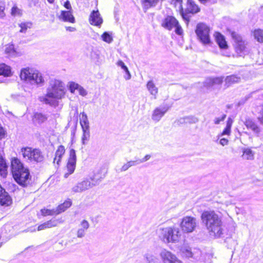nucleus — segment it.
Returning a JSON list of instances; mask_svg holds the SVG:
<instances>
[{
	"instance_id": "nucleus-1",
	"label": "nucleus",
	"mask_w": 263,
	"mask_h": 263,
	"mask_svg": "<svg viewBox=\"0 0 263 263\" xmlns=\"http://www.w3.org/2000/svg\"><path fill=\"white\" fill-rule=\"evenodd\" d=\"M64 95V84L59 80L52 79L49 81L47 93L40 97L39 100L46 104L55 107L58 105L57 100L62 99Z\"/></svg>"
},
{
	"instance_id": "nucleus-2",
	"label": "nucleus",
	"mask_w": 263,
	"mask_h": 263,
	"mask_svg": "<svg viewBox=\"0 0 263 263\" xmlns=\"http://www.w3.org/2000/svg\"><path fill=\"white\" fill-rule=\"evenodd\" d=\"M201 219L210 235L216 237H221L223 229L221 216L214 211H204L201 214Z\"/></svg>"
},
{
	"instance_id": "nucleus-3",
	"label": "nucleus",
	"mask_w": 263,
	"mask_h": 263,
	"mask_svg": "<svg viewBox=\"0 0 263 263\" xmlns=\"http://www.w3.org/2000/svg\"><path fill=\"white\" fill-rule=\"evenodd\" d=\"M11 172L14 180L20 185L27 186L30 182L31 176L29 170L25 168L17 158L11 160Z\"/></svg>"
},
{
	"instance_id": "nucleus-4",
	"label": "nucleus",
	"mask_w": 263,
	"mask_h": 263,
	"mask_svg": "<svg viewBox=\"0 0 263 263\" xmlns=\"http://www.w3.org/2000/svg\"><path fill=\"white\" fill-rule=\"evenodd\" d=\"M20 78L22 80L31 85L42 86L44 83L42 74L40 71L29 68L21 70Z\"/></svg>"
},
{
	"instance_id": "nucleus-5",
	"label": "nucleus",
	"mask_w": 263,
	"mask_h": 263,
	"mask_svg": "<svg viewBox=\"0 0 263 263\" xmlns=\"http://www.w3.org/2000/svg\"><path fill=\"white\" fill-rule=\"evenodd\" d=\"M180 236L181 233L178 228L167 227L160 229L159 237L164 242H177Z\"/></svg>"
},
{
	"instance_id": "nucleus-6",
	"label": "nucleus",
	"mask_w": 263,
	"mask_h": 263,
	"mask_svg": "<svg viewBox=\"0 0 263 263\" xmlns=\"http://www.w3.org/2000/svg\"><path fill=\"white\" fill-rule=\"evenodd\" d=\"M21 153L25 160L31 162H41L44 160V156L39 149L26 147L22 148Z\"/></svg>"
},
{
	"instance_id": "nucleus-7",
	"label": "nucleus",
	"mask_w": 263,
	"mask_h": 263,
	"mask_svg": "<svg viewBox=\"0 0 263 263\" xmlns=\"http://www.w3.org/2000/svg\"><path fill=\"white\" fill-rule=\"evenodd\" d=\"M231 36L234 40V48L237 54L240 57L246 54L248 52L246 41L243 40L240 34L234 31L231 32Z\"/></svg>"
},
{
	"instance_id": "nucleus-8",
	"label": "nucleus",
	"mask_w": 263,
	"mask_h": 263,
	"mask_svg": "<svg viewBox=\"0 0 263 263\" xmlns=\"http://www.w3.org/2000/svg\"><path fill=\"white\" fill-rule=\"evenodd\" d=\"M195 33L199 40L204 45L211 43L210 28L204 23H199L196 26Z\"/></svg>"
},
{
	"instance_id": "nucleus-9",
	"label": "nucleus",
	"mask_w": 263,
	"mask_h": 263,
	"mask_svg": "<svg viewBox=\"0 0 263 263\" xmlns=\"http://www.w3.org/2000/svg\"><path fill=\"white\" fill-rule=\"evenodd\" d=\"M200 10V8L193 0H187L186 8L184 10L182 9L181 13L183 18L189 22L192 15L199 12Z\"/></svg>"
},
{
	"instance_id": "nucleus-10",
	"label": "nucleus",
	"mask_w": 263,
	"mask_h": 263,
	"mask_svg": "<svg viewBox=\"0 0 263 263\" xmlns=\"http://www.w3.org/2000/svg\"><path fill=\"white\" fill-rule=\"evenodd\" d=\"M197 225V219L191 216L183 217L180 223V227L182 232L186 233L193 232Z\"/></svg>"
},
{
	"instance_id": "nucleus-11",
	"label": "nucleus",
	"mask_w": 263,
	"mask_h": 263,
	"mask_svg": "<svg viewBox=\"0 0 263 263\" xmlns=\"http://www.w3.org/2000/svg\"><path fill=\"white\" fill-rule=\"evenodd\" d=\"M80 124L83 130L82 142L85 145L90 137L89 123L86 114L83 112L81 114Z\"/></svg>"
},
{
	"instance_id": "nucleus-12",
	"label": "nucleus",
	"mask_w": 263,
	"mask_h": 263,
	"mask_svg": "<svg viewBox=\"0 0 263 263\" xmlns=\"http://www.w3.org/2000/svg\"><path fill=\"white\" fill-rule=\"evenodd\" d=\"M91 187H92L90 184V181L88 179H86L74 185L72 188V191L74 193H81Z\"/></svg>"
},
{
	"instance_id": "nucleus-13",
	"label": "nucleus",
	"mask_w": 263,
	"mask_h": 263,
	"mask_svg": "<svg viewBox=\"0 0 263 263\" xmlns=\"http://www.w3.org/2000/svg\"><path fill=\"white\" fill-rule=\"evenodd\" d=\"M77 157L76 151L73 149H71L69 152V157L67 164V168L70 174H72L76 168Z\"/></svg>"
},
{
	"instance_id": "nucleus-14",
	"label": "nucleus",
	"mask_w": 263,
	"mask_h": 263,
	"mask_svg": "<svg viewBox=\"0 0 263 263\" xmlns=\"http://www.w3.org/2000/svg\"><path fill=\"white\" fill-rule=\"evenodd\" d=\"M178 22L175 17L167 15L162 20L161 26L168 30H171L174 26L178 25Z\"/></svg>"
},
{
	"instance_id": "nucleus-15",
	"label": "nucleus",
	"mask_w": 263,
	"mask_h": 263,
	"mask_svg": "<svg viewBox=\"0 0 263 263\" xmlns=\"http://www.w3.org/2000/svg\"><path fill=\"white\" fill-rule=\"evenodd\" d=\"M12 203V199L9 194L0 185V204L9 206Z\"/></svg>"
},
{
	"instance_id": "nucleus-16",
	"label": "nucleus",
	"mask_w": 263,
	"mask_h": 263,
	"mask_svg": "<svg viewBox=\"0 0 263 263\" xmlns=\"http://www.w3.org/2000/svg\"><path fill=\"white\" fill-rule=\"evenodd\" d=\"M89 20L90 24L97 26H100L103 23V20L98 10H93L91 12Z\"/></svg>"
},
{
	"instance_id": "nucleus-17",
	"label": "nucleus",
	"mask_w": 263,
	"mask_h": 263,
	"mask_svg": "<svg viewBox=\"0 0 263 263\" xmlns=\"http://www.w3.org/2000/svg\"><path fill=\"white\" fill-rule=\"evenodd\" d=\"M167 110L168 107L165 106L157 107L153 111L152 119L156 122H158Z\"/></svg>"
},
{
	"instance_id": "nucleus-18",
	"label": "nucleus",
	"mask_w": 263,
	"mask_h": 263,
	"mask_svg": "<svg viewBox=\"0 0 263 263\" xmlns=\"http://www.w3.org/2000/svg\"><path fill=\"white\" fill-rule=\"evenodd\" d=\"M223 81V77L208 78L204 82V86L212 87L216 85H221Z\"/></svg>"
},
{
	"instance_id": "nucleus-19",
	"label": "nucleus",
	"mask_w": 263,
	"mask_h": 263,
	"mask_svg": "<svg viewBox=\"0 0 263 263\" xmlns=\"http://www.w3.org/2000/svg\"><path fill=\"white\" fill-rule=\"evenodd\" d=\"M160 255L164 263H173L178 260L175 255L166 250L162 251Z\"/></svg>"
},
{
	"instance_id": "nucleus-20",
	"label": "nucleus",
	"mask_w": 263,
	"mask_h": 263,
	"mask_svg": "<svg viewBox=\"0 0 263 263\" xmlns=\"http://www.w3.org/2000/svg\"><path fill=\"white\" fill-rule=\"evenodd\" d=\"M11 74L10 67L5 64H0V83L3 82L4 77H9Z\"/></svg>"
},
{
	"instance_id": "nucleus-21",
	"label": "nucleus",
	"mask_w": 263,
	"mask_h": 263,
	"mask_svg": "<svg viewBox=\"0 0 263 263\" xmlns=\"http://www.w3.org/2000/svg\"><path fill=\"white\" fill-rule=\"evenodd\" d=\"M65 149L63 145H60L55 153V157L53 160V163L57 164L58 166L60 165L61 159L65 154Z\"/></svg>"
},
{
	"instance_id": "nucleus-22",
	"label": "nucleus",
	"mask_w": 263,
	"mask_h": 263,
	"mask_svg": "<svg viewBox=\"0 0 263 263\" xmlns=\"http://www.w3.org/2000/svg\"><path fill=\"white\" fill-rule=\"evenodd\" d=\"M47 119V115L43 114L41 112H36L33 115L32 121L35 124L41 125L45 122Z\"/></svg>"
},
{
	"instance_id": "nucleus-23",
	"label": "nucleus",
	"mask_w": 263,
	"mask_h": 263,
	"mask_svg": "<svg viewBox=\"0 0 263 263\" xmlns=\"http://www.w3.org/2000/svg\"><path fill=\"white\" fill-rule=\"evenodd\" d=\"M59 19L64 22H68L73 23L75 22V19L72 15L71 11H61V14L59 16Z\"/></svg>"
},
{
	"instance_id": "nucleus-24",
	"label": "nucleus",
	"mask_w": 263,
	"mask_h": 263,
	"mask_svg": "<svg viewBox=\"0 0 263 263\" xmlns=\"http://www.w3.org/2000/svg\"><path fill=\"white\" fill-rule=\"evenodd\" d=\"M241 80V77L238 74H232L226 77L224 81L227 86H231L235 83H239Z\"/></svg>"
},
{
	"instance_id": "nucleus-25",
	"label": "nucleus",
	"mask_w": 263,
	"mask_h": 263,
	"mask_svg": "<svg viewBox=\"0 0 263 263\" xmlns=\"http://www.w3.org/2000/svg\"><path fill=\"white\" fill-rule=\"evenodd\" d=\"M81 228L78 229L77 233L78 238H82L85 236L86 230L89 227V224L87 220H83L81 222Z\"/></svg>"
},
{
	"instance_id": "nucleus-26",
	"label": "nucleus",
	"mask_w": 263,
	"mask_h": 263,
	"mask_svg": "<svg viewBox=\"0 0 263 263\" xmlns=\"http://www.w3.org/2000/svg\"><path fill=\"white\" fill-rule=\"evenodd\" d=\"M215 40L221 49H226L228 47L227 42L226 41L224 36L219 32L215 33Z\"/></svg>"
},
{
	"instance_id": "nucleus-27",
	"label": "nucleus",
	"mask_w": 263,
	"mask_h": 263,
	"mask_svg": "<svg viewBox=\"0 0 263 263\" xmlns=\"http://www.w3.org/2000/svg\"><path fill=\"white\" fill-rule=\"evenodd\" d=\"M245 124L247 128L251 129L255 133L258 134L260 132V128L257 124L250 119H247L245 122Z\"/></svg>"
},
{
	"instance_id": "nucleus-28",
	"label": "nucleus",
	"mask_w": 263,
	"mask_h": 263,
	"mask_svg": "<svg viewBox=\"0 0 263 263\" xmlns=\"http://www.w3.org/2000/svg\"><path fill=\"white\" fill-rule=\"evenodd\" d=\"M146 88L151 95L154 96V98H156V95L158 92V89L156 86L154 81L153 80H149L147 82L146 84Z\"/></svg>"
},
{
	"instance_id": "nucleus-29",
	"label": "nucleus",
	"mask_w": 263,
	"mask_h": 263,
	"mask_svg": "<svg viewBox=\"0 0 263 263\" xmlns=\"http://www.w3.org/2000/svg\"><path fill=\"white\" fill-rule=\"evenodd\" d=\"M72 202L70 199L66 200L63 203L59 205L56 209V215L66 211L68 208L71 205Z\"/></svg>"
},
{
	"instance_id": "nucleus-30",
	"label": "nucleus",
	"mask_w": 263,
	"mask_h": 263,
	"mask_svg": "<svg viewBox=\"0 0 263 263\" xmlns=\"http://www.w3.org/2000/svg\"><path fill=\"white\" fill-rule=\"evenodd\" d=\"M8 165L5 160L0 157V175L3 178H5L7 175Z\"/></svg>"
},
{
	"instance_id": "nucleus-31",
	"label": "nucleus",
	"mask_w": 263,
	"mask_h": 263,
	"mask_svg": "<svg viewBox=\"0 0 263 263\" xmlns=\"http://www.w3.org/2000/svg\"><path fill=\"white\" fill-rule=\"evenodd\" d=\"M143 8L147 9L151 7L155 6L158 2V0H142L141 1Z\"/></svg>"
},
{
	"instance_id": "nucleus-32",
	"label": "nucleus",
	"mask_w": 263,
	"mask_h": 263,
	"mask_svg": "<svg viewBox=\"0 0 263 263\" xmlns=\"http://www.w3.org/2000/svg\"><path fill=\"white\" fill-rule=\"evenodd\" d=\"M253 35L257 42L263 43V30L260 29L255 30Z\"/></svg>"
},
{
	"instance_id": "nucleus-33",
	"label": "nucleus",
	"mask_w": 263,
	"mask_h": 263,
	"mask_svg": "<svg viewBox=\"0 0 263 263\" xmlns=\"http://www.w3.org/2000/svg\"><path fill=\"white\" fill-rule=\"evenodd\" d=\"M103 178V177H98L97 174L90 176L89 180L91 181L90 184H91L92 187L99 184Z\"/></svg>"
},
{
	"instance_id": "nucleus-34",
	"label": "nucleus",
	"mask_w": 263,
	"mask_h": 263,
	"mask_svg": "<svg viewBox=\"0 0 263 263\" xmlns=\"http://www.w3.org/2000/svg\"><path fill=\"white\" fill-rule=\"evenodd\" d=\"M144 258L147 263H156L157 258L151 253H146L144 255Z\"/></svg>"
},
{
	"instance_id": "nucleus-35",
	"label": "nucleus",
	"mask_w": 263,
	"mask_h": 263,
	"mask_svg": "<svg viewBox=\"0 0 263 263\" xmlns=\"http://www.w3.org/2000/svg\"><path fill=\"white\" fill-rule=\"evenodd\" d=\"M242 157L247 160H252L254 158V154L250 149H246L243 151Z\"/></svg>"
},
{
	"instance_id": "nucleus-36",
	"label": "nucleus",
	"mask_w": 263,
	"mask_h": 263,
	"mask_svg": "<svg viewBox=\"0 0 263 263\" xmlns=\"http://www.w3.org/2000/svg\"><path fill=\"white\" fill-rule=\"evenodd\" d=\"M60 220L53 218L49 221L45 222V224L47 228H50L53 227L57 226L58 223H60Z\"/></svg>"
},
{
	"instance_id": "nucleus-37",
	"label": "nucleus",
	"mask_w": 263,
	"mask_h": 263,
	"mask_svg": "<svg viewBox=\"0 0 263 263\" xmlns=\"http://www.w3.org/2000/svg\"><path fill=\"white\" fill-rule=\"evenodd\" d=\"M5 52L9 56H15L16 54V52L14 49L13 45H8L5 49Z\"/></svg>"
},
{
	"instance_id": "nucleus-38",
	"label": "nucleus",
	"mask_w": 263,
	"mask_h": 263,
	"mask_svg": "<svg viewBox=\"0 0 263 263\" xmlns=\"http://www.w3.org/2000/svg\"><path fill=\"white\" fill-rule=\"evenodd\" d=\"M32 25V23L29 22L20 24L19 26L21 27L20 32L25 33L28 28H30L31 27Z\"/></svg>"
},
{
	"instance_id": "nucleus-39",
	"label": "nucleus",
	"mask_w": 263,
	"mask_h": 263,
	"mask_svg": "<svg viewBox=\"0 0 263 263\" xmlns=\"http://www.w3.org/2000/svg\"><path fill=\"white\" fill-rule=\"evenodd\" d=\"M41 214L43 216H47V215H56V211L55 209L49 210V209H42L41 210Z\"/></svg>"
},
{
	"instance_id": "nucleus-40",
	"label": "nucleus",
	"mask_w": 263,
	"mask_h": 263,
	"mask_svg": "<svg viewBox=\"0 0 263 263\" xmlns=\"http://www.w3.org/2000/svg\"><path fill=\"white\" fill-rule=\"evenodd\" d=\"M198 119L193 116H186V124H195L198 122Z\"/></svg>"
},
{
	"instance_id": "nucleus-41",
	"label": "nucleus",
	"mask_w": 263,
	"mask_h": 263,
	"mask_svg": "<svg viewBox=\"0 0 263 263\" xmlns=\"http://www.w3.org/2000/svg\"><path fill=\"white\" fill-rule=\"evenodd\" d=\"M102 40L108 43H110L112 41V36L107 32H105L102 35Z\"/></svg>"
},
{
	"instance_id": "nucleus-42",
	"label": "nucleus",
	"mask_w": 263,
	"mask_h": 263,
	"mask_svg": "<svg viewBox=\"0 0 263 263\" xmlns=\"http://www.w3.org/2000/svg\"><path fill=\"white\" fill-rule=\"evenodd\" d=\"M79 85L73 82H71L69 83V90L71 93H74L76 90H78L79 87Z\"/></svg>"
},
{
	"instance_id": "nucleus-43",
	"label": "nucleus",
	"mask_w": 263,
	"mask_h": 263,
	"mask_svg": "<svg viewBox=\"0 0 263 263\" xmlns=\"http://www.w3.org/2000/svg\"><path fill=\"white\" fill-rule=\"evenodd\" d=\"M11 14L13 16L21 15L22 14L21 10L16 6H13L11 9Z\"/></svg>"
},
{
	"instance_id": "nucleus-44",
	"label": "nucleus",
	"mask_w": 263,
	"mask_h": 263,
	"mask_svg": "<svg viewBox=\"0 0 263 263\" xmlns=\"http://www.w3.org/2000/svg\"><path fill=\"white\" fill-rule=\"evenodd\" d=\"M139 159L135 157V160L129 161L127 162V163H128L129 166L130 167L132 166H136L137 165L140 164V162H139Z\"/></svg>"
},
{
	"instance_id": "nucleus-45",
	"label": "nucleus",
	"mask_w": 263,
	"mask_h": 263,
	"mask_svg": "<svg viewBox=\"0 0 263 263\" xmlns=\"http://www.w3.org/2000/svg\"><path fill=\"white\" fill-rule=\"evenodd\" d=\"M227 115L226 114H223L221 117L215 118L214 122L215 124H219L221 121H223L226 118Z\"/></svg>"
},
{
	"instance_id": "nucleus-46",
	"label": "nucleus",
	"mask_w": 263,
	"mask_h": 263,
	"mask_svg": "<svg viewBox=\"0 0 263 263\" xmlns=\"http://www.w3.org/2000/svg\"><path fill=\"white\" fill-rule=\"evenodd\" d=\"M175 33L178 35H181L183 33V30L178 22V25L174 26Z\"/></svg>"
},
{
	"instance_id": "nucleus-47",
	"label": "nucleus",
	"mask_w": 263,
	"mask_h": 263,
	"mask_svg": "<svg viewBox=\"0 0 263 263\" xmlns=\"http://www.w3.org/2000/svg\"><path fill=\"white\" fill-rule=\"evenodd\" d=\"M5 10V4L4 2H0V17H3L5 14L4 13Z\"/></svg>"
},
{
	"instance_id": "nucleus-48",
	"label": "nucleus",
	"mask_w": 263,
	"mask_h": 263,
	"mask_svg": "<svg viewBox=\"0 0 263 263\" xmlns=\"http://www.w3.org/2000/svg\"><path fill=\"white\" fill-rule=\"evenodd\" d=\"M175 123H176L177 125H178L183 124H186V116L183 118H180V119L175 121Z\"/></svg>"
},
{
	"instance_id": "nucleus-49",
	"label": "nucleus",
	"mask_w": 263,
	"mask_h": 263,
	"mask_svg": "<svg viewBox=\"0 0 263 263\" xmlns=\"http://www.w3.org/2000/svg\"><path fill=\"white\" fill-rule=\"evenodd\" d=\"M117 65L118 66L121 67L123 70H127V67L125 65V64L122 61L119 60L117 62Z\"/></svg>"
},
{
	"instance_id": "nucleus-50",
	"label": "nucleus",
	"mask_w": 263,
	"mask_h": 263,
	"mask_svg": "<svg viewBox=\"0 0 263 263\" xmlns=\"http://www.w3.org/2000/svg\"><path fill=\"white\" fill-rule=\"evenodd\" d=\"M201 3L205 5H210L212 4L215 3V1L213 0H199Z\"/></svg>"
},
{
	"instance_id": "nucleus-51",
	"label": "nucleus",
	"mask_w": 263,
	"mask_h": 263,
	"mask_svg": "<svg viewBox=\"0 0 263 263\" xmlns=\"http://www.w3.org/2000/svg\"><path fill=\"white\" fill-rule=\"evenodd\" d=\"M78 90L79 91V94L82 96H85L87 95L86 91L81 86H79Z\"/></svg>"
},
{
	"instance_id": "nucleus-52",
	"label": "nucleus",
	"mask_w": 263,
	"mask_h": 263,
	"mask_svg": "<svg viewBox=\"0 0 263 263\" xmlns=\"http://www.w3.org/2000/svg\"><path fill=\"white\" fill-rule=\"evenodd\" d=\"M231 133V128L226 126L225 128L223 129L222 133H221V135H229Z\"/></svg>"
},
{
	"instance_id": "nucleus-53",
	"label": "nucleus",
	"mask_w": 263,
	"mask_h": 263,
	"mask_svg": "<svg viewBox=\"0 0 263 263\" xmlns=\"http://www.w3.org/2000/svg\"><path fill=\"white\" fill-rule=\"evenodd\" d=\"M6 134V131L0 126V140L5 138Z\"/></svg>"
},
{
	"instance_id": "nucleus-54",
	"label": "nucleus",
	"mask_w": 263,
	"mask_h": 263,
	"mask_svg": "<svg viewBox=\"0 0 263 263\" xmlns=\"http://www.w3.org/2000/svg\"><path fill=\"white\" fill-rule=\"evenodd\" d=\"M151 157V156L150 155H146L145 156V157L142 159H139V162H140V163H143L144 162H146V161L148 160Z\"/></svg>"
},
{
	"instance_id": "nucleus-55",
	"label": "nucleus",
	"mask_w": 263,
	"mask_h": 263,
	"mask_svg": "<svg viewBox=\"0 0 263 263\" xmlns=\"http://www.w3.org/2000/svg\"><path fill=\"white\" fill-rule=\"evenodd\" d=\"M129 164L127 162L126 163H125L122 167L121 168H120V172H125L126 171H127L129 168Z\"/></svg>"
},
{
	"instance_id": "nucleus-56",
	"label": "nucleus",
	"mask_w": 263,
	"mask_h": 263,
	"mask_svg": "<svg viewBox=\"0 0 263 263\" xmlns=\"http://www.w3.org/2000/svg\"><path fill=\"white\" fill-rule=\"evenodd\" d=\"M126 73V75L124 76V78L126 80H129L131 78V75L129 71L128 70V68H127V70H124Z\"/></svg>"
},
{
	"instance_id": "nucleus-57",
	"label": "nucleus",
	"mask_w": 263,
	"mask_h": 263,
	"mask_svg": "<svg viewBox=\"0 0 263 263\" xmlns=\"http://www.w3.org/2000/svg\"><path fill=\"white\" fill-rule=\"evenodd\" d=\"M219 143L222 146H224L228 144V140L226 138H222L220 140Z\"/></svg>"
},
{
	"instance_id": "nucleus-58",
	"label": "nucleus",
	"mask_w": 263,
	"mask_h": 263,
	"mask_svg": "<svg viewBox=\"0 0 263 263\" xmlns=\"http://www.w3.org/2000/svg\"><path fill=\"white\" fill-rule=\"evenodd\" d=\"M64 6L68 10H71V7L70 2L68 1H66L64 4Z\"/></svg>"
},
{
	"instance_id": "nucleus-59",
	"label": "nucleus",
	"mask_w": 263,
	"mask_h": 263,
	"mask_svg": "<svg viewBox=\"0 0 263 263\" xmlns=\"http://www.w3.org/2000/svg\"><path fill=\"white\" fill-rule=\"evenodd\" d=\"M233 122V120L231 118H229L227 121L226 126L230 127L231 128Z\"/></svg>"
},
{
	"instance_id": "nucleus-60",
	"label": "nucleus",
	"mask_w": 263,
	"mask_h": 263,
	"mask_svg": "<svg viewBox=\"0 0 263 263\" xmlns=\"http://www.w3.org/2000/svg\"><path fill=\"white\" fill-rule=\"evenodd\" d=\"M45 229H47L45 222L40 224L37 227V230L38 231H41V230H44Z\"/></svg>"
},
{
	"instance_id": "nucleus-61",
	"label": "nucleus",
	"mask_w": 263,
	"mask_h": 263,
	"mask_svg": "<svg viewBox=\"0 0 263 263\" xmlns=\"http://www.w3.org/2000/svg\"><path fill=\"white\" fill-rule=\"evenodd\" d=\"M249 98V97H246L245 98L243 99H242L238 103V105L239 106V105H241L242 104H243Z\"/></svg>"
},
{
	"instance_id": "nucleus-62",
	"label": "nucleus",
	"mask_w": 263,
	"mask_h": 263,
	"mask_svg": "<svg viewBox=\"0 0 263 263\" xmlns=\"http://www.w3.org/2000/svg\"><path fill=\"white\" fill-rule=\"evenodd\" d=\"M66 28L67 30L71 31V32H73L76 30V28L74 27H67Z\"/></svg>"
},
{
	"instance_id": "nucleus-63",
	"label": "nucleus",
	"mask_w": 263,
	"mask_h": 263,
	"mask_svg": "<svg viewBox=\"0 0 263 263\" xmlns=\"http://www.w3.org/2000/svg\"><path fill=\"white\" fill-rule=\"evenodd\" d=\"M70 172H68V173H65L64 175L65 178H67L69 175H70Z\"/></svg>"
},
{
	"instance_id": "nucleus-64",
	"label": "nucleus",
	"mask_w": 263,
	"mask_h": 263,
	"mask_svg": "<svg viewBox=\"0 0 263 263\" xmlns=\"http://www.w3.org/2000/svg\"><path fill=\"white\" fill-rule=\"evenodd\" d=\"M47 1L50 3H52L54 1V0H47Z\"/></svg>"
}]
</instances>
